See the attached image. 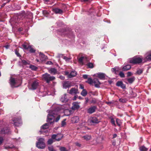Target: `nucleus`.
<instances>
[{
  "mask_svg": "<svg viewBox=\"0 0 151 151\" xmlns=\"http://www.w3.org/2000/svg\"><path fill=\"white\" fill-rule=\"evenodd\" d=\"M52 108L54 109L53 110L47 111L48 114L47 116V121L50 124L54 122L55 115H57L61 110V106L55 104L52 106Z\"/></svg>",
  "mask_w": 151,
  "mask_h": 151,
  "instance_id": "obj_1",
  "label": "nucleus"
},
{
  "mask_svg": "<svg viewBox=\"0 0 151 151\" xmlns=\"http://www.w3.org/2000/svg\"><path fill=\"white\" fill-rule=\"evenodd\" d=\"M42 78L43 80L47 83H49L51 81L55 80V77L51 76L49 74L47 73L42 75Z\"/></svg>",
  "mask_w": 151,
  "mask_h": 151,
  "instance_id": "obj_2",
  "label": "nucleus"
},
{
  "mask_svg": "<svg viewBox=\"0 0 151 151\" xmlns=\"http://www.w3.org/2000/svg\"><path fill=\"white\" fill-rule=\"evenodd\" d=\"M21 83L20 80H15L14 78L11 77L10 79V83L12 88L17 87L19 86Z\"/></svg>",
  "mask_w": 151,
  "mask_h": 151,
  "instance_id": "obj_3",
  "label": "nucleus"
},
{
  "mask_svg": "<svg viewBox=\"0 0 151 151\" xmlns=\"http://www.w3.org/2000/svg\"><path fill=\"white\" fill-rule=\"evenodd\" d=\"M11 122L16 127L20 126L22 124L21 118L19 117L13 118Z\"/></svg>",
  "mask_w": 151,
  "mask_h": 151,
  "instance_id": "obj_4",
  "label": "nucleus"
},
{
  "mask_svg": "<svg viewBox=\"0 0 151 151\" xmlns=\"http://www.w3.org/2000/svg\"><path fill=\"white\" fill-rule=\"evenodd\" d=\"M144 59H142L140 57L135 58L134 57L133 58L129 59V63H130L135 64L139 63L142 62H144Z\"/></svg>",
  "mask_w": 151,
  "mask_h": 151,
  "instance_id": "obj_5",
  "label": "nucleus"
},
{
  "mask_svg": "<svg viewBox=\"0 0 151 151\" xmlns=\"http://www.w3.org/2000/svg\"><path fill=\"white\" fill-rule=\"evenodd\" d=\"M44 139L41 138L39 139L38 142L36 144L37 147L39 148L43 149L45 147V144L44 142Z\"/></svg>",
  "mask_w": 151,
  "mask_h": 151,
  "instance_id": "obj_6",
  "label": "nucleus"
},
{
  "mask_svg": "<svg viewBox=\"0 0 151 151\" xmlns=\"http://www.w3.org/2000/svg\"><path fill=\"white\" fill-rule=\"evenodd\" d=\"M89 123L91 124L98 123L100 122L96 117H91L88 120Z\"/></svg>",
  "mask_w": 151,
  "mask_h": 151,
  "instance_id": "obj_7",
  "label": "nucleus"
},
{
  "mask_svg": "<svg viewBox=\"0 0 151 151\" xmlns=\"http://www.w3.org/2000/svg\"><path fill=\"white\" fill-rule=\"evenodd\" d=\"M63 136L61 134H53L52 136V138L53 140H55L57 141H59L63 137Z\"/></svg>",
  "mask_w": 151,
  "mask_h": 151,
  "instance_id": "obj_8",
  "label": "nucleus"
},
{
  "mask_svg": "<svg viewBox=\"0 0 151 151\" xmlns=\"http://www.w3.org/2000/svg\"><path fill=\"white\" fill-rule=\"evenodd\" d=\"M63 88L66 89L71 86V82L69 81H64L63 83Z\"/></svg>",
  "mask_w": 151,
  "mask_h": 151,
  "instance_id": "obj_9",
  "label": "nucleus"
},
{
  "mask_svg": "<svg viewBox=\"0 0 151 151\" xmlns=\"http://www.w3.org/2000/svg\"><path fill=\"white\" fill-rule=\"evenodd\" d=\"M96 109L97 107L96 106H91L88 109L87 112L91 114L95 112Z\"/></svg>",
  "mask_w": 151,
  "mask_h": 151,
  "instance_id": "obj_10",
  "label": "nucleus"
},
{
  "mask_svg": "<svg viewBox=\"0 0 151 151\" xmlns=\"http://www.w3.org/2000/svg\"><path fill=\"white\" fill-rule=\"evenodd\" d=\"M150 61H151V51L148 52L146 54L145 58L144 59V62Z\"/></svg>",
  "mask_w": 151,
  "mask_h": 151,
  "instance_id": "obj_11",
  "label": "nucleus"
},
{
  "mask_svg": "<svg viewBox=\"0 0 151 151\" xmlns=\"http://www.w3.org/2000/svg\"><path fill=\"white\" fill-rule=\"evenodd\" d=\"M93 83L94 84V86L95 87L98 88L100 87V85L101 84V83L98 79L94 78L93 79Z\"/></svg>",
  "mask_w": 151,
  "mask_h": 151,
  "instance_id": "obj_12",
  "label": "nucleus"
},
{
  "mask_svg": "<svg viewBox=\"0 0 151 151\" xmlns=\"http://www.w3.org/2000/svg\"><path fill=\"white\" fill-rule=\"evenodd\" d=\"M39 85V82L37 81H35L32 84L31 89L32 90L36 89Z\"/></svg>",
  "mask_w": 151,
  "mask_h": 151,
  "instance_id": "obj_13",
  "label": "nucleus"
},
{
  "mask_svg": "<svg viewBox=\"0 0 151 151\" xmlns=\"http://www.w3.org/2000/svg\"><path fill=\"white\" fill-rule=\"evenodd\" d=\"M39 57L40 58V60L41 61L45 60L47 58L44 54L41 52H39Z\"/></svg>",
  "mask_w": 151,
  "mask_h": 151,
  "instance_id": "obj_14",
  "label": "nucleus"
},
{
  "mask_svg": "<svg viewBox=\"0 0 151 151\" xmlns=\"http://www.w3.org/2000/svg\"><path fill=\"white\" fill-rule=\"evenodd\" d=\"M79 118L78 116H75L72 117L71 121L73 123H76L79 121Z\"/></svg>",
  "mask_w": 151,
  "mask_h": 151,
  "instance_id": "obj_15",
  "label": "nucleus"
},
{
  "mask_svg": "<svg viewBox=\"0 0 151 151\" xmlns=\"http://www.w3.org/2000/svg\"><path fill=\"white\" fill-rule=\"evenodd\" d=\"M9 130L7 127H5L1 129V130H0V133L2 134L9 133Z\"/></svg>",
  "mask_w": 151,
  "mask_h": 151,
  "instance_id": "obj_16",
  "label": "nucleus"
},
{
  "mask_svg": "<svg viewBox=\"0 0 151 151\" xmlns=\"http://www.w3.org/2000/svg\"><path fill=\"white\" fill-rule=\"evenodd\" d=\"M116 85L118 86H120L123 89L126 88L125 85L123 84L122 81H118L116 83Z\"/></svg>",
  "mask_w": 151,
  "mask_h": 151,
  "instance_id": "obj_17",
  "label": "nucleus"
},
{
  "mask_svg": "<svg viewBox=\"0 0 151 151\" xmlns=\"http://www.w3.org/2000/svg\"><path fill=\"white\" fill-rule=\"evenodd\" d=\"M68 100V99L66 94H65L62 96L60 99V101L63 102H66Z\"/></svg>",
  "mask_w": 151,
  "mask_h": 151,
  "instance_id": "obj_18",
  "label": "nucleus"
},
{
  "mask_svg": "<svg viewBox=\"0 0 151 151\" xmlns=\"http://www.w3.org/2000/svg\"><path fill=\"white\" fill-rule=\"evenodd\" d=\"M79 107V106L78 103L76 102H74L73 103V106L72 108L73 110H76L78 109Z\"/></svg>",
  "mask_w": 151,
  "mask_h": 151,
  "instance_id": "obj_19",
  "label": "nucleus"
},
{
  "mask_svg": "<svg viewBox=\"0 0 151 151\" xmlns=\"http://www.w3.org/2000/svg\"><path fill=\"white\" fill-rule=\"evenodd\" d=\"M48 71L50 73L53 75L56 74L57 72L56 69L54 68H50L49 70Z\"/></svg>",
  "mask_w": 151,
  "mask_h": 151,
  "instance_id": "obj_20",
  "label": "nucleus"
},
{
  "mask_svg": "<svg viewBox=\"0 0 151 151\" xmlns=\"http://www.w3.org/2000/svg\"><path fill=\"white\" fill-rule=\"evenodd\" d=\"M78 90L75 88H72L70 90L69 93L71 94L78 93Z\"/></svg>",
  "mask_w": 151,
  "mask_h": 151,
  "instance_id": "obj_21",
  "label": "nucleus"
},
{
  "mask_svg": "<svg viewBox=\"0 0 151 151\" xmlns=\"http://www.w3.org/2000/svg\"><path fill=\"white\" fill-rule=\"evenodd\" d=\"M49 128V124L48 123H45L42 125L41 128V130L40 131L41 132H43V131L45 129H46Z\"/></svg>",
  "mask_w": 151,
  "mask_h": 151,
  "instance_id": "obj_22",
  "label": "nucleus"
},
{
  "mask_svg": "<svg viewBox=\"0 0 151 151\" xmlns=\"http://www.w3.org/2000/svg\"><path fill=\"white\" fill-rule=\"evenodd\" d=\"M131 66L130 65H126L123 66L122 68L123 71H127L129 70L131 68Z\"/></svg>",
  "mask_w": 151,
  "mask_h": 151,
  "instance_id": "obj_23",
  "label": "nucleus"
},
{
  "mask_svg": "<svg viewBox=\"0 0 151 151\" xmlns=\"http://www.w3.org/2000/svg\"><path fill=\"white\" fill-rule=\"evenodd\" d=\"M53 11L56 14H62L63 13V11L61 9L58 8L53 9Z\"/></svg>",
  "mask_w": 151,
  "mask_h": 151,
  "instance_id": "obj_24",
  "label": "nucleus"
},
{
  "mask_svg": "<svg viewBox=\"0 0 151 151\" xmlns=\"http://www.w3.org/2000/svg\"><path fill=\"white\" fill-rule=\"evenodd\" d=\"M105 75L102 73H99L97 74V77L100 79H103L105 78Z\"/></svg>",
  "mask_w": 151,
  "mask_h": 151,
  "instance_id": "obj_25",
  "label": "nucleus"
},
{
  "mask_svg": "<svg viewBox=\"0 0 151 151\" xmlns=\"http://www.w3.org/2000/svg\"><path fill=\"white\" fill-rule=\"evenodd\" d=\"M76 71H73L70 72V74L68 75V77L69 78H71L76 76Z\"/></svg>",
  "mask_w": 151,
  "mask_h": 151,
  "instance_id": "obj_26",
  "label": "nucleus"
},
{
  "mask_svg": "<svg viewBox=\"0 0 151 151\" xmlns=\"http://www.w3.org/2000/svg\"><path fill=\"white\" fill-rule=\"evenodd\" d=\"M135 79V78L134 77H132L131 78L127 79V80L129 83H132L134 81Z\"/></svg>",
  "mask_w": 151,
  "mask_h": 151,
  "instance_id": "obj_27",
  "label": "nucleus"
},
{
  "mask_svg": "<svg viewBox=\"0 0 151 151\" xmlns=\"http://www.w3.org/2000/svg\"><path fill=\"white\" fill-rule=\"evenodd\" d=\"M28 49H29V52L31 53H34L35 51V50L33 48L32 46H29Z\"/></svg>",
  "mask_w": 151,
  "mask_h": 151,
  "instance_id": "obj_28",
  "label": "nucleus"
},
{
  "mask_svg": "<svg viewBox=\"0 0 151 151\" xmlns=\"http://www.w3.org/2000/svg\"><path fill=\"white\" fill-rule=\"evenodd\" d=\"M119 68L117 67H115L114 68H112L111 71L115 74H116V72L119 70Z\"/></svg>",
  "mask_w": 151,
  "mask_h": 151,
  "instance_id": "obj_29",
  "label": "nucleus"
},
{
  "mask_svg": "<svg viewBox=\"0 0 151 151\" xmlns=\"http://www.w3.org/2000/svg\"><path fill=\"white\" fill-rule=\"evenodd\" d=\"M59 57H62L63 58V59H64L65 60H66V61H69V60L70 59V58H68L67 57H66L62 55H61V54L59 55Z\"/></svg>",
  "mask_w": 151,
  "mask_h": 151,
  "instance_id": "obj_30",
  "label": "nucleus"
},
{
  "mask_svg": "<svg viewBox=\"0 0 151 151\" xmlns=\"http://www.w3.org/2000/svg\"><path fill=\"white\" fill-rule=\"evenodd\" d=\"M87 92L85 89L83 90L81 93V94L84 96H86L87 95Z\"/></svg>",
  "mask_w": 151,
  "mask_h": 151,
  "instance_id": "obj_31",
  "label": "nucleus"
},
{
  "mask_svg": "<svg viewBox=\"0 0 151 151\" xmlns=\"http://www.w3.org/2000/svg\"><path fill=\"white\" fill-rule=\"evenodd\" d=\"M93 80H92L91 78H88L87 80L86 81V82L88 83L89 84L91 85L93 83Z\"/></svg>",
  "mask_w": 151,
  "mask_h": 151,
  "instance_id": "obj_32",
  "label": "nucleus"
},
{
  "mask_svg": "<svg viewBox=\"0 0 151 151\" xmlns=\"http://www.w3.org/2000/svg\"><path fill=\"white\" fill-rule=\"evenodd\" d=\"M83 137L86 140H88L91 139V137L90 135H86L83 136Z\"/></svg>",
  "mask_w": 151,
  "mask_h": 151,
  "instance_id": "obj_33",
  "label": "nucleus"
},
{
  "mask_svg": "<svg viewBox=\"0 0 151 151\" xmlns=\"http://www.w3.org/2000/svg\"><path fill=\"white\" fill-rule=\"evenodd\" d=\"M29 67L32 70H36L37 69V67L35 65H30Z\"/></svg>",
  "mask_w": 151,
  "mask_h": 151,
  "instance_id": "obj_34",
  "label": "nucleus"
},
{
  "mask_svg": "<svg viewBox=\"0 0 151 151\" xmlns=\"http://www.w3.org/2000/svg\"><path fill=\"white\" fill-rule=\"evenodd\" d=\"M139 150L140 151H147V149L145 147L142 146L139 148Z\"/></svg>",
  "mask_w": 151,
  "mask_h": 151,
  "instance_id": "obj_35",
  "label": "nucleus"
},
{
  "mask_svg": "<svg viewBox=\"0 0 151 151\" xmlns=\"http://www.w3.org/2000/svg\"><path fill=\"white\" fill-rule=\"evenodd\" d=\"M116 122L118 126H120L121 125L122 122L120 119H116Z\"/></svg>",
  "mask_w": 151,
  "mask_h": 151,
  "instance_id": "obj_36",
  "label": "nucleus"
},
{
  "mask_svg": "<svg viewBox=\"0 0 151 151\" xmlns=\"http://www.w3.org/2000/svg\"><path fill=\"white\" fill-rule=\"evenodd\" d=\"M60 151H69L68 149H66L65 147H60Z\"/></svg>",
  "mask_w": 151,
  "mask_h": 151,
  "instance_id": "obj_37",
  "label": "nucleus"
},
{
  "mask_svg": "<svg viewBox=\"0 0 151 151\" xmlns=\"http://www.w3.org/2000/svg\"><path fill=\"white\" fill-rule=\"evenodd\" d=\"M54 141H55L53 140L52 139H50L48 140L47 143L48 144H51Z\"/></svg>",
  "mask_w": 151,
  "mask_h": 151,
  "instance_id": "obj_38",
  "label": "nucleus"
},
{
  "mask_svg": "<svg viewBox=\"0 0 151 151\" xmlns=\"http://www.w3.org/2000/svg\"><path fill=\"white\" fill-rule=\"evenodd\" d=\"M142 72H143L142 70V69H139L137 70V71L136 72V73L138 75H140L142 73Z\"/></svg>",
  "mask_w": 151,
  "mask_h": 151,
  "instance_id": "obj_39",
  "label": "nucleus"
},
{
  "mask_svg": "<svg viewBox=\"0 0 151 151\" xmlns=\"http://www.w3.org/2000/svg\"><path fill=\"white\" fill-rule=\"evenodd\" d=\"M83 58H84V57H81L79 58L78 61L81 64H83Z\"/></svg>",
  "mask_w": 151,
  "mask_h": 151,
  "instance_id": "obj_40",
  "label": "nucleus"
},
{
  "mask_svg": "<svg viewBox=\"0 0 151 151\" xmlns=\"http://www.w3.org/2000/svg\"><path fill=\"white\" fill-rule=\"evenodd\" d=\"M119 75L121 78H124L125 77L124 73L122 72H120L119 73Z\"/></svg>",
  "mask_w": 151,
  "mask_h": 151,
  "instance_id": "obj_41",
  "label": "nucleus"
},
{
  "mask_svg": "<svg viewBox=\"0 0 151 151\" xmlns=\"http://www.w3.org/2000/svg\"><path fill=\"white\" fill-rule=\"evenodd\" d=\"M87 66L91 68H92L93 67V65L92 63H89L87 64Z\"/></svg>",
  "mask_w": 151,
  "mask_h": 151,
  "instance_id": "obj_42",
  "label": "nucleus"
},
{
  "mask_svg": "<svg viewBox=\"0 0 151 151\" xmlns=\"http://www.w3.org/2000/svg\"><path fill=\"white\" fill-rule=\"evenodd\" d=\"M48 149L50 151H55L54 150L52 146H50L48 147Z\"/></svg>",
  "mask_w": 151,
  "mask_h": 151,
  "instance_id": "obj_43",
  "label": "nucleus"
},
{
  "mask_svg": "<svg viewBox=\"0 0 151 151\" xmlns=\"http://www.w3.org/2000/svg\"><path fill=\"white\" fill-rule=\"evenodd\" d=\"M65 121H66V119H64L62 122V123H61L62 127H64L66 125V122H65Z\"/></svg>",
  "mask_w": 151,
  "mask_h": 151,
  "instance_id": "obj_44",
  "label": "nucleus"
},
{
  "mask_svg": "<svg viewBox=\"0 0 151 151\" xmlns=\"http://www.w3.org/2000/svg\"><path fill=\"white\" fill-rule=\"evenodd\" d=\"M119 101L121 102L124 103L126 102V100L125 99H120Z\"/></svg>",
  "mask_w": 151,
  "mask_h": 151,
  "instance_id": "obj_45",
  "label": "nucleus"
},
{
  "mask_svg": "<svg viewBox=\"0 0 151 151\" xmlns=\"http://www.w3.org/2000/svg\"><path fill=\"white\" fill-rule=\"evenodd\" d=\"M22 64L24 65H26L28 64V63L24 60H22Z\"/></svg>",
  "mask_w": 151,
  "mask_h": 151,
  "instance_id": "obj_46",
  "label": "nucleus"
},
{
  "mask_svg": "<svg viewBox=\"0 0 151 151\" xmlns=\"http://www.w3.org/2000/svg\"><path fill=\"white\" fill-rule=\"evenodd\" d=\"M111 124L115 126H116V124H115V122L113 118H111Z\"/></svg>",
  "mask_w": 151,
  "mask_h": 151,
  "instance_id": "obj_47",
  "label": "nucleus"
},
{
  "mask_svg": "<svg viewBox=\"0 0 151 151\" xmlns=\"http://www.w3.org/2000/svg\"><path fill=\"white\" fill-rule=\"evenodd\" d=\"M22 47L25 49H28V46H27L25 44H23L22 45Z\"/></svg>",
  "mask_w": 151,
  "mask_h": 151,
  "instance_id": "obj_48",
  "label": "nucleus"
},
{
  "mask_svg": "<svg viewBox=\"0 0 151 151\" xmlns=\"http://www.w3.org/2000/svg\"><path fill=\"white\" fill-rule=\"evenodd\" d=\"M15 52L16 54L17 55V56L18 57L21 56L20 55L19 53L18 52L17 50H16L15 51Z\"/></svg>",
  "mask_w": 151,
  "mask_h": 151,
  "instance_id": "obj_49",
  "label": "nucleus"
},
{
  "mask_svg": "<svg viewBox=\"0 0 151 151\" xmlns=\"http://www.w3.org/2000/svg\"><path fill=\"white\" fill-rule=\"evenodd\" d=\"M14 147L13 146H12V147H11V146H8V147H6V146H5V148L6 149H12Z\"/></svg>",
  "mask_w": 151,
  "mask_h": 151,
  "instance_id": "obj_50",
  "label": "nucleus"
},
{
  "mask_svg": "<svg viewBox=\"0 0 151 151\" xmlns=\"http://www.w3.org/2000/svg\"><path fill=\"white\" fill-rule=\"evenodd\" d=\"M75 144L77 146L80 147L81 146V145L78 142H76L75 143Z\"/></svg>",
  "mask_w": 151,
  "mask_h": 151,
  "instance_id": "obj_51",
  "label": "nucleus"
},
{
  "mask_svg": "<svg viewBox=\"0 0 151 151\" xmlns=\"http://www.w3.org/2000/svg\"><path fill=\"white\" fill-rule=\"evenodd\" d=\"M132 74V73L130 72H128L127 73V77H129L131 76Z\"/></svg>",
  "mask_w": 151,
  "mask_h": 151,
  "instance_id": "obj_52",
  "label": "nucleus"
},
{
  "mask_svg": "<svg viewBox=\"0 0 151 151\" xmlns=\"http://www.w3.org/2000/svg\"><path fill=\"white\" fill-rule=\"evenodd\" d=\"M84 86L82 84H80L79 85V88L81 89H82L83 90L84 89Z\"/></svg>",
  "mask_w": 151,
  "mask_h": 151,
  "instance_id": "obj_53",
  "label": "nucleus"
},
{
  "mask_svg": "<svg viewBox=\"0 0 151 151\" xmlns=\"http://www.w3.org/2000/svg\"><path fill=\"white\" fill-rule=\"evenodd\" d=\"M60 119V116H57V118H56L55 120V122H58L59 120Z\"/></svg>",
  "mask_w": 151,
  "mask_h": 151,
  "instance_id": "obj_54",
  "label": "nucleus"
},
{
  "mask_svg": "<svg viewBox=\"0 0 151 151\" xmlns=\"http://www.w3.org/2000/svg\"><path fill=\"white\" fill-rule=\"evenodd\" d=\"M3 141V139L2 137H0V145L1 144Z\"/></svg>",
  "mask_w": 151,
  "mask_h": 151,
  "instance_id": "obj_55",
  "label": "nucleus"
},
{
  "mask_svg": "<svg viewBox=\"0 0 151 151\" xmlns=\"http://www.w3.org/2000/svg\"><path fill=\"white\" fill-rule=\"evenodd\" d=\"M88 75H83V78H84V79H86L87 78H88Z\"/></svg>",
  "mask_w": 151,
  "mask_h": 151,
  "instance_id": "obj_56",
  "label": "nucleus"
},
{
  "mask_svg": "<svg viewBox=\"0 0 151 151\" xmlns=\"http://www.w3.org/2000/svg\"><path fill=\"white\" fill-rule=\"evenodd\" d=\"M59 78L62 80H64L65 79V77L62 76H60L59 77Z\"/></svg>",
  "mask_w": 151,
  "mask_h": 151,
  "instance_id": "obj_57",
  "label": "nucleus"
},
{
  "mask_svg": "<svg viewBox=\"0 0 151 151\" xmlns=\"http://www.w3.org/2000/svg\"><path fill=\"white\" fill-rule=\"evenodd\" d=\"M77 95H75L74 96V98H73V100H76V99L77 98Z\"/></svg>",
  "mask_w": 151,
  "mask_h": 151,
  "instance_id": "obj_58",
  "label": "nucleus"
},
{
  "mask_svg": "<svg viewBox=\"0 0 151 151\" xmlns=\"http://www.w3.org/2000/svg\"><path fill=\"white\" fill-rule=\"evenodd\" d=\"M116 137H117V134H115L113 135V138H115Z\"/></svg>",
  "mask_w": 151,
  "mask_h": 151,
  "instance_id": "obj_59",
  "label": "nucleus"
},
{
  "mask_svg": "<svg viewBox=\"0 0 151 151\" xmlns=\"http://www.w3.org/2000/svg\"><path fill=\"white\" fill-rule=\"evenodd\" d=\"M47 64L49 65H51L52 64V63L51 61H49L47 62Z\"/></svg>",
  "mask_w": 151,
  "mask_h": 151,
  "instance_id": "obj_60",
  "label": "nucleus"
},
{
  "mask_svg": "<svg viewBox=\"0 0 151 151\" xmlns=\"http://www.w3.org/2000/svg\"><path fill=\"white\" fill-rule=\"evenodd\" d=\"M67 32L65 31H63V32L62 34V35H64L66 34Z\"/></svg>",
  "mask_w": 151,
  "mask_h": 151,
  "instance_id": "obj_61",
  "label": "nucleus"
},
{
  "mask_svg": "<svg viewBox=\"0 0 151 151\" xmlns=\"http://www.w3.org/2000/svg\"><path fill=\"white\" fill-rule=\"evenodd\" d=\"M96 103V100H92L91 101V103L95 104Z\"/></svg>",
  "mask_w": 151,
  "mask_h": 151,
  "instance_id": "obj_62",
  "label": "nucleus"
},
{
  "mask_svg": "<svg viewBox=\"0 0 151 151\" xmlns=\"http://www.w3.org/2000/svg\"><path fill=\"white\" fill-rule=\"evenodd\" d=\"M53 0H45V1L47 2L51 1Z\"/></svg>",
  "mask_w": 151,
  "mask_h": 151,
  "instance_id": "obj_63",
  "label": "nucleus"
},
{
  "mask_svg": "<svg viewBox=\"0 0 151 151\" xmlns=\"http://www.w3.org/2000/svg\"><path fill=\"white\" fill-rule=\"evenodd\" d=\"M65 74L66 75H69V72H68V71H65Z\"/></svg>",
  "mask_w": 151,
  "mask_h": 151,
  "instance_id": "obj_64",
  "label": "nucleus"
}]
</instances>
